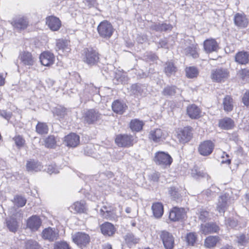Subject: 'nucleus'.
Returning <instances> with one entry per match:
<instances>
[{
	"label": "nucleus",
	"mask_w": 249,
	"mask_h": 249,
	"mask_svg": "<svg viewBox=\"0 0 249 249\" xmlns=\"http://www.w3.org/2000/svg\"><path fill=\"white\" fill-rule=\"evenodd\" d=\"M82 58L84 62L88 65H94L99 61V54L92 48H85L83 51Z\"/></svg>",
	"instance_id": "obj_1"
},
{
	"label": "nucleus",
	"mask_w": 249,
	"mask_h": 249,
	"mask_svg": "<svg viewBox=\"0 0 249 249\" xmlns=\"http://www.w3.org/2000/svg\"><path fill=\"white\" fill-rule=\"evenodd\" d=\"M101 114L94 109H90L85 111L82 119L84 123L88 124H95L101 119Z\"/></svg>",
	"instance_id": "obj_2"
},
{
	"label": "nucleus",
	"mask_w": 249,
	"mask_h": 249,
	"mask_svg": "<svg viewBox=\"0 0 249 249\" xmlns=\"http://www.w3.org/2000/svg\"><path fill=\"white\" fill-rule=\"evenodd\" d=\"M97 31L101 37L108 39L112 35L114 29L109 22L104 20L98 26Z\"/></svg>",
	"instance_id": "obj_3"
},
{
	"label": "nucleus",
	"mask_w": 249,
	"mask_h": 249,
	"mask_svg": "<svg viewBox=\"0 0 249 249\" xmlns=\"http://www.w3.org/2000/svg\"><path fill=\"white\" fill-rule=\"evenodd\" d=\"M229 76L228 70L225 68H218L211 71V77L213 81L222 82L226 81Z\"/></svg>",
	"instance_id": "obj_4"
},
{
	"label": "nucleus",
	"mask_w": 249,
	"mask_h": 249,
	"mask_svg": "<svg viewBox=\"0 0 249 249\" xmlns=\"http://www.w3.org/2000/svg\"><path fill=\"white\" fill-rule=\"evenodd\" d=\"M155 162L160 166H169L172 162V157L167 153L163 151H158L155 154L154 158Z\"/></svg>",
	"instance_id": "obj_5"
},
{
	"label": "nucleus",
	"mask_w": 249,
	"mask_h": 249,
	"mask_svg": "<svg viewBox=\"0 0 249 249\" xmlns=\"http://www.w3.org/2000/svg\"><path fill=\"white\" fill-rule=\"evenodd\" d=\"M168 136V133L166 130L156 128L150 131L148 137L150 140L155 143H161L166 139Z\"/></svg>",
	"instance_id": "obj_6"
},
{
	"label": "nucleus",
	"mask_w": 249,
	"mask_h": 249,
	"mask_svg": "<svg viewBox=\"0 0 249 249\" xmlns=\"http://www.w3.org/2000/svg\"><path fill=\"white\" fill-rule=\"evenodd\" d=\"M72 237L73 242L81 248L87 246L90 240L89 235L83 232H76Z\"/></svg>",
	"instance_id": "obj_7"
},
{
	"label": "nucleus",
	"mask_w": 249,
	"mask_h": 249,
	"mask_svg": "<svg viewBox=\"0 0 249 249\" xmlns=\"http://www.w3.org/2000/svg\"><path fill=\"white\" fill-rule=\"evenodd\" d=\"M136 142L135 138L131 135H119L115 139L116 143L120 147L131 146Z\"/></svg>",
	"instance_id": "obj_8"
},
{
	"label": "nucleus",
	"mask_w": 249,
	"mask_h": 249,
	"mask_svg": "<svg viewBox=\"0 0 249 249\" xmlns=\"http://www.w3.org/2000/svg\"><path fill=\"white\" fill-rule=\"evenodd\" d=\"M192 136V128L189 126L179 129L177 132V138L179 142L183 143L190 141Z\"/></svg>",
	"instance_id": "obj_9"
},
{
	"label": "nucleus",
	"mask_w": 249,
	"mask_h": 249,
	"mask_svg": "<svg viewBox=\"0 0 249 249\" xmlns=\"http://www.w3.org/2000/svg\"><path fill=\"white\" fill-rule=\"evenodd\" d=\"M214 147V144L211 141H205L200 143L198 151L200 155L203 156H207L210 155L212 153Z\"/></svg>",
	"instance_id": "obj_10"
},
{
	"label": "nucleus",
	"mask_w": 249,
	"mask_h": 249,
	"mask_svg": "<svg viewBox=\"0 0 249 249\" xmlns=\"http://www.w3.org/2000/svg\"><path fill=\"white\" fill-rule=\"evenodd\" d=\"M11 24L16 30L21 31L28 27L29 21L26 17L20 16L13 19L11 22Z\"/></svg>",
	"instance_id": "obj_11"
},
{
	"label": "nucleus",
	"mask_w": 249,
	"mask_h": 249,
	"mask_svg": "<svg viewBox=\"0 0 249 249\" xmlns=\"http://www.w3.org/2000/svg\"><path fill=\"white\" fill-rule=\"evenodd\" d=\"M186 216L185 210L183 208L174 207L170 212L169 218L172 221H178Z\"/></svg>",
	"instance_id": "obj_12"
},
{
	"label": "nucleus",
	"mask_w": 249,
	"mask_h": 249,
	"mask_svg": "<svg viewBox=\"0 0 249 249\" xmlns=\"http://www.w3.org/2000/svg\"><path fill=\"white\" fill-rule=\"evenodd\" d=\"M160 237L165 249H172L173 248L174 238L171 233L166 231H163L161 232Z\"/></svg>",
	"instance_id": "obj_13"
},
{
	"label": "nucleus",
	"mask_w": 249,
	"mask_h": 249,
	"mask_svg": "<svg viewBox=\"0 0 249 249\" xmlns=\"http://www.w3.org/2000/svg\"><path fill=\"white\" fill-rule=\"evenodd\" d=\"M18 58L23 66H28L29 68L33 66L36 60L32 53L28 52H23L20 53Z\"/></svg>",
	"instance_id": "obj_14"
},
{
	"label": "nucleus",
	"mask_w": 249,
	"mask_h": 249,
	"mask_svg": "<svg viewBox=\"0 0 249 249\" xmlns=\"http://www.w3.org/2000/svg\"><path fill=\"white\" fill-rule=\"evenodd\" d=\"M13 216L21 218L22 213H20V211L17 213L16 214H13L11 217L6 219V226L9 230L11 232H15L18 230V221Z\"/></svg>",
	"instance_id": "obj_15"
},
{
	"label": "nucleus",
	"mask_w": 249,
	"mask_h": 249,
	"mask_svg": "<svg viewBox=\"0 0 249 249\" xmlns=\"http://www.w3.org/2000/svg\"><path fill=\"white\" fill-rule=\"evenodd\" d=\"M219 230V226L213 222L201 224L200 226V231L205 235L217 232Z\"/></svg>",
	"instance_id": "obj_16"
},
{
	"label": "nucleus",
	"mask_w": 249,
	"mask_h": 249,
	"mask_svg": "<svg viewBox=\"0 0 249 249\" xmlns=\"http://www.w3.org/2000/svg\"><path fill=\"white\" fill-rule=\"evenodd\" d=\"M64 142L68 147H75L80 142V137L75 133H71L65 137Z\"/></svg>",
	"instance_id": "obj_17"
},
{
	"label": "nucleus",
	"mask_w": 249,
	"mask_h": 249,
	"mask_svg": "<svg viewBox=\"0 0 249 249\" xmlns=\"http://www.w3.org/2000/svg\"><path fill=\"white\" fill-rule=\"evenodd\" d=\"M228 195L224 194L219 196L216 205V210L220 213H224L228 206L227 201Z\"/></svg>",
	"instance_id": "obj_18"
},
{
	"label": "nucleus",
	"mask_w": 249,
	"mask_h": 249,
	"mask_svg": "<svg viewBox=\"0 0 249 249\" xmlns=\"http://www.w3.org/2000/svg\"><path fill=\"white\" fill-rule=\"evenodd\" d=\"M46 22L49 28L53 31H58L61 26L60 19L54 16L47 17Z\"/></svg>",
	"instance_id": "obj_19"
},
{
	"label": "nucleus",
	"mask_w": 249,
	"mask_h": 249,
	"mask_svg": "<svg viewBox=\"0 0 249 249\" xmlns=\"http://www.w3.org/2000/svg\"><path fill=\"white\" fill-rule=\"evenodd\" d=\"M203 46L204 50L207 53L216 51L218 49V44L216 41L213 38L205 40L203 43Z\"/></svg>",
	"instance_id": "obj_20"
},
{
	"label": "nucleus",
	"mask_w": 249,
	"mask_h": 249,
	"mask_svg": "<svg viewBox=\"0 0 249 249\" xmlns=\"http://www.w3.org/2000/svg\"><path fill=\"white\" fill-rule=\"evenodd\" d=\"M40 61L42 65L45 66H49L53 64L54 61V55L49 52L42 53L39 57Z\"/></svg>",
	"instance_id": "obj_21"
},
{
	"label": "nucleus",
	"mask_w": 249,
	"mask_h": 249,
	"mask_svg": "<svg viewBox=\"0 0 249 249\" xmlns=\"http://www.w3.org/2000/svg\"><path fill=\"white\" fill-rule=\"evenodd\" d=\"M234 23L240 28H245L248 26L249 21L244 14L238 13L234 15Z\"/></svg>",
	"instance_id": "obj_22"
},
{
	"label": "nucleus",
	"mask_w": 249,
	"mask_h": 249,
	"mask_svg": "<svg viewBox=\"0 0 249 249\" xmlns=\"http://www.w3.org/2000/svg\"><path fill=\"white\" fill-rule=\"evenodd\" d=\"M102 233L105 236H112L116 231L114 225L109 222H105L100 226Z\"/></svg>",
	"instance_id": "obj_23"
},
{
	"label": "nucleus",
	"mask_w": 249,
	"mask_h": 249,
	"mask_svg": "<svg viewBox=\"0 0 249 249\" xmlns=\"http://www.w3.org/2000/svg\"><path fill=\"white\" fill-rule=\"evenodd\" d=\"M56 50L64 54L68 53L71 50L70 42L67 40L58 39L56 41Z\"/></svg>",
	"instance_id": "obj_24"
},
{
	"label": "nucleus",
	"mask_w": 249,
	"mask_h": 249,
	"mask_svg": "<svg viewBox=\"0 0 249 249\" xmlns=\"http://www.w3.org/2000/svg\"><path fill=\"white\" fill-rule=\"evenodd\" d=\"M41 224V220L37 215H33L27 221V225L32 231H37Z\"/></svg>",
	"instance_id": "obj_25"
},
{
	"label": "nucleus",
	"mask_w": 249,
	"mask_h": 249,
	"mask_svg": "<svg viewBox=\"0 0 249 249\" xmlns=\"http://www.w3.org/2000/svg\"><path fill=\"white\" fill-rule=\"evenodd\" d=\"M42 235L44 239L53 241L57 239L58 232L54 229L48 228L43 231Z\"/></svg>",
	"instance_id": "obj_26"
},
{
	"label": "nucleus",
	"mask_w": 249,
	"mask_h": 249,
	"mask_svg": "<svg viewBox=\"0 0 249 249\" xmlns=\"http://www.w3.org/2000/svg\"><path fill=\"white\" fill-rule=\"evenodd\" d=\"M70 209L74 213H84L87 210L86 202L84 200L76 201L71 205Z\"/></svg>",
	"instance_id": "obj_27"
},
{
	"label": "nucleus",
	"mask_w": 249,
	"mask_h": 249,
	"mask_svg": "<svg viewBox=\"0 0 249 249\" xmlns=\"http://www.w3.org/2000/svg\"><path fill=\"white\" fill-rule=\"evenodd\" d=\"M172 26L170 24L165 23H153L150 26L151 30L156 32H166L171 31L172 29Z\"/></svg>",
	"instance_id": "obj_28"
},
{
	"label": "nucleus",
	"mask_w": 249,
	"mask_h": 249,
	"mask_svg": "<svg viewBox=\"0 0 249 249\" xmlns=\"http://www.w3.org/2000/svg\"><path fill=\"white\" fill-rule=\"evenodd\" d=\"M113 111L118 114H122L127 108V106L119 100L114 101L112 104Z\"/></svg>",
	"instance_id": "obj_29"
},
{
	"label": "nucleus",
	"mask_w": 249,
	"mask_h": 249,
	"mask_svg": "<svg viewBox=\"0 0 249 249\" xmlns=\"http://www.w3.org/2000/svg\"><path fill=\"white\" fill-rule=\"evenodd\" d=\"M235 61L239 64H247L249 62V53L244 51L239 52L235 55Z\"/></svg>",
	"instance_id": "obj_30"
},
{
	"label": "nucleus",
	"mask_w": 249,
	"mask_h": 249,
	"mask_svg": "<svg viewBox=\"0 0 249 249\" xmlns=\"http://www.w3.org/2000/svg\"><path fill=\"white\" fill-rule=\"evenodd\" d=\"M201 111L196 105L193 104L187 108V113L192 119H197L200 117Z\"/></svg>",
	"instance_id": "obj_31"
},
{
	"label": "nucleus",
	"mask_w": 249,
	"mask_h": 249,
	"mask_svg": "<svg viewBox=\"0 0 249 249\" xmlns=\"http://www.w3.org/2000/svg\"><path fill=\"white\" fill-rule=\"evenodd\" d=\"M152 210L154 216L156 218L160 217L163 213V206L160 202H156L152 206Z\"/></svg>",
	"instance_id": "obj_32"
},
{
	"label": "nucleus",
	"mask_w": 249,
	"mask_h": 249,
	"mask_svg": "<svg viewBox=\"0 0 249 249\" xmlns=\"http://www.w3.org/2000/svg\"><path fill=\"white\" fill-rule=\"evenodd\" d=\"M26 168L28 171L38 172L42 169V166L40 162L34 160H31L27 161Z\"/></svg>",
	"instance_id": "obj_33"
},
{
	"label": "nucleus",
	"mask_w": 249,
	"mask_h": 249,
	"mask_svg": "<svg viewBox=\"0 0 249 249\" xmlns=\"http://www.w3.org/2000/svg\"><path fill=\"white\" fill-rule=\"evenodd\" d=\"M224 110L226 112H230L233 109V100L230 95H226L223 100Z\"/></svg>",
	"instance_id": "obj_34"
},
{
	"label": "nucleus",
	"mask_w": 249,
	"mask_h": 249,
	"mask_svg": "<svg viewBox=\"0 0 249 249\" xmlns=\"http://www.w3.org/2000/svg\"><path fill=\"white\" fill-rule=\"evenodd\" d=\"M219 240V237L217 236H209L207 237L204 242V245L207 248L214 247Z\"/></svg>",
	"instance_id": "obj_35"
},
{
	"label": "nucleus",
	"mask_w": 249,
	"mask_h": 249,
	"mask_svg": "<svg viewBox=\"0 0 249 249\" xmlns=\"http://www.w3.org/2000/svg\"><path fill=\"white\" fill-rule=\"evenodd\" d=\"M219 126L224 129H230L233 127L234 122L230 118H225L219 121Z\"/></svg>",
	"instance_id": "obj_36"
},
{
	"label": "nucleus",
	"mask_w": 249,
	"mask_h": 249,
	"mask_svg": "<svg viewBox=\"0 0 249 249\" xmlns=\"http://www.w3.org/2000/svg\"><path fill=\"white\" fill-rule=\"evenodd\" d=\"M177 71V69L172 62L166 63L164 67V72L167 76L174 75Z\"/></svg>",
	"instance_id": "obj_37"
},
{
	"label": "nucleus",
	"mask_w": 249,
	"mask_h": 249,
	"mask_svg": "<svg viewBox=\"0 0 249 249\" xmlns=\"http://www.w3.org/2000/svg\"><path fill=\"white\" fill-rule=\"evenodd\" d=\"M184 51L186 55H189L194 58H196L198 57L197 45H192L189 46L185 48Z\"/></svg>",
	"instance_id": "obj_38"
},
{
	"label": "nucleus",
	"mask_w": 249,
	"mask_h": 249,
	"mask_svg": "<svg viewBox=\"0 0 249 249\" xmlns=\"http://www.w3.org/2000/svg\"><path fill=\"white\" fill-rule=\"evenodd\" d=\"M143 123L138 119L132 120L130 123V127L132 131L138 132L140 131L143 126Z\"/></svg>",
	"instance_id": "obj_39"
},
{
	"label": "nucleus",
	"mask_w": 249,
	"mask_h": 249,
	"mask_svg": "<svg viewBox=\"0 0 249 249\" xmlns=\"http://www.w3.org/2000/svg\"><path fill=\"white\" fill-rule=\"evenodd\" d=\"M186 75L188 78H193L196 77L198 75V69L195 67H187L185 69Z\"/></svg>",
	"instance_id": "obj_40"
},
{
	"label": "nucleus",
	"mask_w": 249,
	"mask_h": 249,
	"mask_svg": "<svg viewBox=\"0 0 249 249\" xmlns=\"http://www.w3.org/2000/svg\"><path fill=\"white\" fill-rule=\"evenodd\" d=\"M45 146L47 148H54L56 144V140L53 135H50L44 140Z\"/></svg>",
	"instance_id": "obj_41"
},
{
	"label": "nucleus",
	"mask_w": 249,
	"mask_h": 249,
	"mask_svg": "<svg viewBox=\"0 0 249 249\" xmlns=\"http://www.w3.org/2000/svg\"><path fill=\"white\" fill-rule=\"evenodd\" d=\"M48 130V125L45 123L38 122L36 126V131L39 134H47Z\"/></svg>",
	"instance_id": "obj_42"
},
{
	"label": "nucleus",
	"mask_w": 249,
	"mask_h": 249,
	"mask_svg": "<svg viewBox=\"0 0 249 249\" xmlns=\"http://www.w3.org/2000/svg\"><path fill=\"white\" fill-rule=\"evenodd\" d=\"M168 191L172 199L176 201H178L180 199L181 195L179 193L178 189L176 188L175 187H171L169 188Z\"/></svg>",
	"instance_id": "obj_43"
},
{
	"label": "nucleus",
	"mask_w": 249,
	"mask_h": 249,
	"mask_svg": "<svg viewBox=\"0 0 249 249\" xmlns=\"http://www.w3.org/2000/svg\"><path fill=\"white\" fill-rule=\"evenodd\" d=\"M53 113L54 115H56L60 118H63L66 114L67 109L64 107L59 106L54 108L53 110Z\"/></svg>",
	"instance_id": "obj_44"
},
{
	"label": "nucleus",
	"mask_w": 249,
	"mask_h": 249,
	"mask_svg": "<svg viewBox=\"0 0 249 249\" xmlns=\"http://www.w3.org/2000/svg\"><path fill=\"white\" fill-rule=\"evenodd\" d=\"M186 239L188 245L194 246L197 239V235L195 232H190L187 234Z\"/></svg>",
	"instance_id": "obj_45"
},
{
	"label": "nucleus",
	"mask_w": 249,
	"mask_h": 249,
	"mask_svg": "<svg viewBox=\"0 0 249 249\" xmlns=\"http://www.w3.org/2000/svg\"><path fill=\"white\" fill-rule=\"evenodd\" d=\"M14 203L18 207L24 206L26 203V199L20 196H16L14 198Z\"/></svg>",
	"instance_id": "obj_46"
},
{
	"label": "nucleus",
	"mask_w": 249,
	"mask_h": 249,
	"mask_svg": "<svg viewBox=\"0 0 249 249\" xmlns=\"http://www.w3.org/2000/svg\"><path fill=\"white\" fill-rule=\"evenodd\" d=\"M102 217L110 219L112 217L113 212L108 210L107 207H104L101 208L100 212Z\"/></svg>",
	"instance_id": "obj_47"
},
{
	"label": "nucleus",
	"mask_w": 249,
	"mask_h": 249,
	"mask_svg": "<svg viewBox=\"0 0 249 249\" xmlns=\"http://www.w3.org/2000/svg\"><path fill=\"white\" fill-rule=\"evenodd\" d=\"M177 88L175 86H167L165 87L163 91L162 94L165 96H172L176 93Z\"/></svg>",
	"instance_id": "obj_48"
},
{
	"label": "nucleus",
	"mask_w": 249,
	"mask_h": 249,
	"mask_svg": "<svg viewBox=\"0 0 249 249\" xmlns=\"http://www.w3.org/2000/svg\"><path fill=\"white\" fill-rule=\"evenodd\" d=\"M237 243L240 245H245L249 241V237L248 235L244 234H240L237 236Z\"/></svg>",
	"instance_id": "obj_49"
},
{
	"label": "nucleus",
	"mask_w": 249,
	"mask_h": 249,
	"mask_svg": "<svg viewBox=\"0 0 249 249\" xmlns=\"http://www.w3.org/2000/svg\"><path fill=\"white\" fill-rule=\"evenodd\" d=\"M54 249H71V248L66 242L60 241L54 244Z\"/></svg>",
	"instance_id": "obj_50"
},
{
	"label": "nucleus",
	"mask_w": 249,
	"mask_h": 249,
	"mask_svg": "<svg viewBox=\"0 0 249 249\" xmlns=\"http://www.w3.org/2000/svg\"><path fill=\"white\" fill-rule=\"evenodd\" d=\"M26 249H38L39 246L36 241L29 240L26 243Z\"/></svg>",
	"instance_id": "obj_51"
},
{
	"label": "nucleus",
	"mask_w": 249,
	"mask_h": 249,
	"mask_svg": "<svg viewBox=\"0 0 249 249\" xmlns=\"http://www.w3.org/2000/svg\"><path fill=\"white\" fill-rule=\"evenodd\" d=\"M238 73L243 79L249 80V68L242 69L239 71Z\"/></svg>",
	"instance_id": "obj_52"
},
{
	"label": "nucleus",
	"mask_w": 249,
	"mask_h": 249,
	"mask_svg": "<svg viewBox=\"0 0 249 249\" xmlns=\"http://www.w3.org/2000/svg\"><path fill=\"white\" fill-rule=\"evenodd\" d=\"M209 212L202 210L200 211V214L199 215V219L203 222H205L209 219Z\"/></svg>",
	"instance_id": "obj_53"
},
{
	"label": "nucleus",
	"mask_w": 249,
	"mask_h": 249,
	"mask_svg": "<svg viewBox=\"0 0 249 249\" xmlns=\"http://www.w3.org/2000/svg\"><path fill=\"white\" fill-rule=\"evenodd\" d=\"M14 140L16 145L20 148L23 146L25 143V140L20 136H17L14 138Z\"/></svg>",
	"instance_id": "obj_54"
},
{
	"label": "nucleus",
	"mask_w": 249,
	"mask_h": 249,
	"mask_svg": "<svg viewBox=\"0 0 249 249\" xmlns=\"http://www.w3.org/2000/svg\"><path fill=\"white\" fill-rule=\"evenodd\" d=\"M124 240L127 243H136L137 239L135 238L134 235L132 233H128L124 236Z\"/></svg>",
	"instance_id": "obj_55"
},
{
	"label": "nucleus",
	"mask_w": 249,
	"mask_h": 249,
	"mask_svg": "<svg viewBox=\"0 0 249 249\" xmlns=\"http://www.w3.org/2000/svg\"><path fill=\"white\" fill-rule=\"evenodd\" d=\"M47 171L49 174H57L59 172V170L55 165H49L48 166Z\"/></svg>",
	"instance_id": "obj_56"
},
{
	"label": "nucleus",
	"mask_w": 249,
	"mask_h": 249,
	"mask_svg": "<svg viewBox=\"0 0 249 249\" xmlns=\"http://www.w3.org/2000/svg\"><path fill=\"white\" fill-rule=\"evenodd\" d=\"M243 104L247 107H249V91H246L242 98Z\"/></svg>",
	"instance_id": "obj_57"
},
{
	"label": "nucleus",
	"mask_w": 249,
	"mask_h": 249,
	"mask_svg": "<svg viewBox=\"0 0 249 249\" xmlns=\"http://www.w3.org/2000/svg\"><path fill=\"white\" fill-rule=\"evenodd\" d=\"M83 2L89 8H91L95 5L96 1V0H83Z\"/></svg>",
	"instance_id": "obj_58"
},
{
	"label": "nucleus",
	"mask_w": 249,
	"mask_h": 249,
	"mask_svg": "<svg viewBox=\"0 0 249 249\" xmlns=\"http://www.w3.org/2000/svg\"><path fill=\"white\" fill-rule=\"evenodd\" d=\"M132 88L134 94H138V93L140 94L141 93V87L139 85L137 84L133 85L132 86Z\"/></svg>",
	"instance_id": "obj_59"
},
{
	"label": "nucleus",
	"mask_w": 249,
	"mask_h": 249,
	"mask_svg": "<svg viewBox=\"0 0 249 249\" xmlns=\"http://www.w3.org/2000/svg\"><path fill=\"white\" fill-rule=\"evenodd\" d=\"M202 173L200 172H197L196 169H193L192 170L191 175L195 178H197L199 177H202Z\"/></svg>",
	"instance_id": "obj_60"
},
{
	"label": "nucleus",
	"mask_w": 249,
	"mask_h": 249,
	"mask_svg": "<svg viewBox=\"0 0 249 249\" xmlns=\"http://www.w3.org/2000/svg\"><path fill=\"white\" fill-rule=\"evenodd\" d=\"M119 75L118 74H117L115 78L117 80V81L119 82H120L121 83H124L125 82L126 78L124 76V75L122 74L120 76H119Z\"/></svg>",
	"instance_id": "obj_61"
},
{
	"label": "nucleus",
	"mask_w": 249,
	"mask_h": 249,
	"mask_svg": "<svg viewBox=\"0 0 249 249\" xmlns=\"http://www.w3.org/2000/svg\"><path fill=\"white\" fill-rule=\"evenodd\" d=\"M89 88L90 89V94L91 95H93L94 94H96L99 92V90L97 89V88L96 87L93 86V85L92 84H90L89 85Z\"/></svg>",
	"instance_id": "obj_62"
},
{
	"label": "nucleus",
	"mask_w": 249,
	"mask_h": 249,
	"mask_svg": "<svg viewBox=\"0 0 249 249\" xmlns=\"http://www.w3.org/2000/svg\"><path fill=\"white\" fill-rule=\"evenodd\" d=\"M0 114L3 116L6 119L8 120L10 118L9 114H8L6 112L4 111L0 112Z\"/></svg>",
	"instance_id": "obj_63"
},
{
	"label": "nucleus",
	"mask_w": 249,
	"mask_h": 249,
	"mask_svg": "<svg viewBox=\"0 0 249 249\" xmlns=\"http://www.w3.org/2000/svg\"><path fill=\"white\" fill-rule=\"evenodd\" d=\"M102 249H112V248L110 244H106L103 246Z\"/></svg>",
	"instance_id": "obj_64"
}]
</instances>
